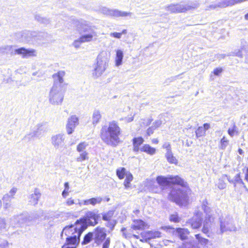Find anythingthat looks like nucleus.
<instances>
[{
    "label": "nucleus",
    "instance_id": "nucleus-12",
    "mask_svg": "<svg viewBox=\"0 0 248 248\" xmlns=\"http://www.w3.org/2000/svg\"><path fill=\"white\" fill-rule=\"evenodd\" d=\"M210 127L209 123H204L202 126H199L195 130V133L197 139L202 138L206 135V131Z\"/></svg>",
    "mask_w": 248,
    "mask_h": 248
},
{
    "label": "nucleus",
    "instance_id": "nucleus-8",
    "mask_svg": "<svg viewBox=\"0 0 248 248\" xmlns=\"http://www.w3.org/2000/svg\"><path fill=\"white\" fill-rule=\"evenodd\" d=\"M150 225L146 221L141 219H135L133 220V223L131 229L134 231H143L149 229Z\"/></svg>",
    "mask_w": 248,
    "mask_h": 248
},
{
    "label": "nucleus",
    "instance_id": "nucleus-43",
    "mask_svg": "<svg viewBox=\"0 0 248 248\" xmlns=\"http://www.w3.org/2000/svg\"><path fill=\"white\" fill-rule=\"evenodd\" d=\"M162 147L167 150V153L171 152V146L169 143H165Z\"/></svg>",
    "mask_w": 248,
    "mask_h": 248
},
{
    "label": "nucleus",
    "instance_id": "nucleus-47",
    "mask_svg": "<svg viewBox=\"0 0 248 248\" xmlns=\"http://www.w3.org/2000/svg\"><path fill=\"white\" fill-rule=\"evenodd\" d=\"M222 72V69L218 67L214 69L213 73L216 76H218Z\"/></svg>",
    "mask_w": 248,
    "mask_h": 248
},
{
    "label": "nucleus",
    "instance_id": "nucleus-20",
    "mask_svg": "<svg viewBox=\"0 0 248 248\" xmlns=\"http://www.w3.org/2000/svg\"><path fill=\"white\" fill-rule=\"evenodd\" d=\"M190 225L193 229L200 228L202 224V219L201 218H192L190 219Z\"/></svg>",
    "mask_w": 248,
    "mask_h": 248
},
{
    "label": "nucleus",
    "instance_id": "nucleus-38",
    "mask_svg": "<svg viewBox=\"0 0 248 248\" xmlns=\"http://www.w3.org/2000/svg\"><path fill=\"white\" fill-rule=\"evenodd\" d=\"M170 222L178 223L180 221L181 218L177 213L173 214L170 215L169 217Z\"/></svg>",
    "mask_w": 248,
    "mask_h": 248
},
{
    "label": "nucleus",
    "instance_id": "nucleus-53",
    "mask_svg": "<svg viewBox=\"0 0 248 248\" xmlns=\"http://www.w3.org/2000/svg\"><path fill=\"white\" fill-rule=\"evenodd\" d=\"M68 190H67L66 189H64L63 191H62V195L63 196V197H66L67 196V195H68Z\"/></svg>",
    "mask_w": 248,
    "mask_h": 248
},
{
    "label": "nucleus",
    "instance_id": "nucleus-14",
    "mask_svg": "<svg viewBox=\"0 0 248 248\" xmlns=\"http://www.w3.org/2000/svg\"><path fill=\"white\" fill-rule=\"evenodd\" d=\"M133 150L135 152H139L141 150L140 146L144 142V139L141 137H134L132 139Z\"/></svg>",
    "mask_w": 248,
    "mask_h": 248
},
{
    "label": "nucleus",
    "instance_id": "nucleus-7",
    "mask_svg": "<svg viewBox=\"0 0 248 248\" xmlns=\"http://www.w3.org/2000/svg\"><path fill=\"white\" fill-rule=\"evenodd\" d=\"M140 235L141 237L140 241L147 242L152 239L160 238L162 233L158 231H147L142 232Z\"/></svg>",
    "mask_w": 248,
    "mask_h": 248
},
{
    "label": "nucleus",
    "instance_id": "nucleus-19",
    "mask_svg": "<svg viewBox=\"0 0 248 248\" xmlns=\"http://www.w3.org/2000/svg\"><path fill=\"white\" fill-rule=\"evenodd\" d=\"M140 151L145 152L150 155H153L156 153V149L148 144H145L142 146Z\"/></svg>",
    "mask_w": 248,
    "mask_h": 248
},
{
    "label": "nucleus",
    "instance_id": "nucleus-2",
    "mask_svg": "<svg viewBox=\"0 0 248 248\" xmlns=\"http://www.w3.org/2000/svg\"><path fill=\"white\" fill-rule=\"evenodd\" d=\"M122 130L118 123L112 121L108 125H103L100 130V137L102 141L108 145L115 147L121 142Z\"/></svg>",
    "mask_w": 248,
    "mask_h": 248
},
{
    "label": "nucleus",
    "instance_id": "nucleus-26",
    "mask_svg": "<svg viewBox=\"0 0 248 248\" xmlns=\"http://www.w3.org/2000/svg\"><path fill=\"white\" fill-rule=\"evenodd\" d=\"M121 231L123 233V236L125 238H130L132 236H133L134 238L138 239L140 238V236L139 235H136V234L132 235V233L130 232V230H128L125 228L122 229Z\"/></svg>",
    "mask_w": 248,
    "mask_h": 248
},
{
    "label": "nucleus",
    "instance_id": "nucleus-59",
    "mask_svg": "<svg viewBox=\"0 0 248 248\" xmlns=\"http://www.w3.org/2000/svg\"><path fill=\"white\" fill-rule=\"evenodd\" d=\"M134 117L132 116L129 120L128 122H131L133 120Z\"/></svg>",
    "mask_w": 248,
    "mask_h": 248
},
{
    "label": "nucleus",
    "instance_id": "nucleus-44",
    "mask_svg": "<svg viewBox=\"0 0 248 248\" xmlns=\"http://www.w3.org/2000/svg\"><path fill=\"white\" fill-rule=\"evenodd\" d=\"M110 35L111 37H113L114 38H117V39H120L122 37V35L120 32H112L110 34Z\"/></svg>",
    "mask_w": 248,
    "mask_h": 248
},
{
    "label": "nucleus",
    "instance_id": "nucleus-48",
    "mask_svg": "<svg viewBox=\"0 0 248 248\" xmlns=\"http://www.w3.org/2000/svg\"><path fill=\"white\" fill-rule=\"evenodd\" d=\"M153 119L152 118H148L146 120V121L143 123V124L145 126H147L150 125L152 122H153Z\"/></svg>",
    "mask_w": 248,
    "mask_h": 248
},
{
    "label": "nucleus",
    "instance_id": "nucleus-60",
    "mask_svg": "<svg viewBox=\"0 0 248 248\" xmlns=\"http://www.w3.org/2000/svg\"><path fill=\"white\" fill-rule=\"evenodd\" d=\"M140 211L139 210H136L134 211V213H139Z\"/></svg>",
    "mask_w": 248,
    "mask_h": 248
},
{
    "label": "nucleus",
    "instance_id": "nucleus-35",
    "mask_svg": "<svg viewBox=\"0 0 248 248\" xmlns=\"http://www.w3.org/2000/svg\"><path fill=\"white\" fill-rule=\"evenodd\" d=\"M229 143V140L225 136H223L220 141V148L224 149Z\"/></svg>",
    "mask_w": 248,
    "mask_h": 248
},
{
    "label": "nucleus",
    "instance_id": "nucleus-52",
    "mask_svg": "<svg viewBox=\"0 0 248 248\" xmlns=\"http://www.w3.org/2000/svg\"><path fill=\"white\" fill-rule=\"evenodd\" d=\"M71 244H66V241H65V244L62 247V248H76V247H67L68 245H70ZM73 245V244H72Z\"/></svg>",
    "mask_w": 248,
    "mask_h": 248
},
{
    "label": "nucleus",
    "instance_id": "nucleus-3",
    "mask_svg": "<svg viewBox=\"0 0 248 248\" xmlns=\"http://www.w3.org/2000/svg\"><path fill=\"white\" fill-rule=\"evenodd\" d=\"M78 224L71 225L66 226L63 230V233L67 236L65 241L66 244L78 245L80 241V237L83 232L87 228V225Z\"/></svg>",
    "mask_w": 248,
    "mask_h": 248
},
{
    "label": "nucleus",
    "instance_id": "nucleus-24",
    "mask_svg": "<svg viewBox=\"0 0 248 248\" xmlns=\"http://www.w3.org/2000/svg\"><path fill=\"white\" fill-rule=\"evenodd\" d=\"M65 72L64 71H59L57 73L54 74L52 75V78H56V81L59 82L60 83L63 82V77L65 75Z\"/></svg>",
    "mask_w": 248,
    "mask_h": 248
},
{
    "label": "nucleus",
    "instance_id": "nucleus-27",
    "mask_svg": "<svg viewBox=\"0 0 248 248\" xmlns=\"http://www.w3.org/2000/svg\"><path fill=\"white\" fill-rule=\"evenodd\" d=\"M123 58V52L121 50L116 51V55L115 58V64L117 66H119L122 64Z\"/></svg>",
    "mask_w": 248,
    "mask_h": 248
},
{
    "label": "nucleus",
    "instance_id": "nucleus-11",
    "mask_svg": "<svg viewBox=\"0 0 248 248\" xmlns=\"http://www.w3.org/2000/svg\"><path fill=\"white\" fill-rule=\"evenodd\" d=\"M230 182L233 184L235 190H238L241 188H247L245 183L241 178L240 173H237L235 176L234 180H232Z\"/></svg>",
    "mask_w": 248,
    "mask_h": 248
},
{
    "label": "nucleus",
    "instance_id": "nucleus-21",
    "mask_svg": "<svg viewBox=\"0 0 248 248\" xmlns=\"http://www.w3.org/2000/svg\"><path fill=\"white\" fill-rule=\"evenodd\" d=\"M133 179L134 177L132 174L130 172H128L123 183V185L125 188L128 189L131 187V183L133 180Z\"/></svg>",
    "mask_w": 248,
    "mask_h": 248
},
{
    "label": "nucleus",
    "instance_id": "nucleus-39",
    "mask_svg": "<svg viewBox=\"0 0 248 248\" xmlns=\"http://www.w3.org/2000/svg\"><path fill=\"white\" fill-rule=\"evenodd\" d=\"M130 13L125 12H121L119 11H114L113 16L115 17L126 16H129Z\"/></svg>",
    "mask_w": 248,
    "mask_h": 248
},
{
    "label": "nucleus",
    "instance_id": "nucleus-4",
    "mask_svg": "<svg viewBox=\"0 0 248 248\" xmlns=\"http://www.w3.org/2000/svg\"><path fill=\"white\" fill-rule=\"evenodd\" d=\"M93 233L94 242L97 245L102 243V248H109L111 239L109 237H107V234L104 228L98 226L94 229Z\"/></svg>",
    "mask_w": 248,
    "mask_h": 248
},
{
    "label": "nucleus",
    "instance_id": "nucleus-45",
    "mask_svg": "<svg viewBox=\"0 0 248 248\" xmlns=\"http://www.w3.org/2000/svg\"><path fill=\"white\" fill-rule=\"evenodd\" d=\"M226 183L222 180H219L218 184V187L220 189H223L226 187Z\"/></svg>",
    "mask_w": 248,
    "mask_h": 248
},
{
    "label": "nucleus",
    "instance_id": "nucleus-10",
    "mask_svg": "<svg viewBox=\"0 0 248 248\" xmlns=\"http://www.w3.org/2000/svg\"><path fill=\"white\" fill-rule=\"evenodd\" d=\"M114 212L112 211H109L103 215L102 219L103 220L108 222L107 226L113 229L116 224L115 220L112 219L113 217Z\"/></svg>",
    "mask_w": 248,
    "mask_h": 248
},
{
    "label": "nucleus",
    "instance_id": "nucleus-37",
    "mask_svg": "<svg viewBox=\"0 0 248 248\" xmlns=\"http://www.w3.org/2000/svg\"><path fill=\"white\" fill-rule=\"evenodd\" d=\"M87 145L88 144L85 141L80 142L77 146V151L79 153L84 152Z\"/></svg>",
    "mask_w": 248,
    "mask_h": 248
},
{
    "label": "nucleus",
    "instance_id": "nucleus-61",
    "mask_svg": "<svg viewBox=\"0 0 248 248\" xmlns=\"http://www.w3.org/2000/svg\"><path fill=\"white\" fill-rule=\"evenodd\" d=\"M132 248H138L137 247L135 246L132 245Z\"/></svg>",
    "mask_w": 248,
    "mask_h": 248
},
{
    "label": "nucleus",
    "instance_id": "nucleus-55",
    "mask_svg": "<svg viewBox=\"0 0 248 248\" xmlns=\"http://www.w3.org/2000/svg\"><path fill=\"white\" fill-rule=\"evenodd\" d=\"M64 187H65V189H66L67 190H68V189H69V184H68V182H65L64 183Z\"/></svg>",
    "mask_w": 248,
    "mask_h": 248
},
{
    "label": "nucleus",
    "instance_id": "nucleus-33",
    "mask_svg": "<svg viewBox=\"0 0 248 248\" xmlns=\"http://www.w3.org/2000/svg\"><path fill=\"white\" fill-rule=\"evenodd\" d=\"M82 43L90 42L93 40V35L91 34H84L79 37Z\"/></svg>",
    "mask_w": 248,
    "mask_h": 248
},
{
    "label": "nucleus",
    "instance_id": "nucleus-41",
    "mask_svg": "<svg viewBox=\"0 0 248 248\" xmlns=\"http://www.w3.org/2000/svg\"><path fill=\"white\" fill-rule=\"evenodd\" d=\"M243 173L244 174V179L248 183V166H245L242 169Z\"/></svg>",
    "mask_w": 248,
    "mask_h": 248
},
{
    "label": "nucleus",
    "instance_id": "nucleus-36",
    "mask_svg": "<svg viewBox=\"0 0 248 248\" xmlns=\"http://www.w3.org/2000/svg\"><path fill=\"white\" fill-rule=\"evenodd\" d=\"M63 140L62 136L60 135H56L52 138V141L54 145H58Z\"/></svg>",
    "mask_w": 248,
    "mask_h": 248
},
{
    "label": "nucleus",
    "instance_id": "nucleus-42",
    "mask_svg": "<svg viewBox=\"0 0 248 248\" xmlns=\"http://www.w3.org/2000/svg\"><path fill=\"white\" fill-rule=\"evenodd\" d=\"M104 70L102 68L101 66L97 64V66L94 69V71L95 72V74H97L98 73L99 74H101Z\"/></svg>",
    "mask_w": 248,
    "mask_h": 248
},
{
    "label": "nucleus",
    "instance_id": "nucleus-17",
    "mask_svg": "<svg viewBox=\"0 0 248 248\" xmlns=\"http://www.w3.org/2000/svg\"><path fill=\"white\" fill-rule=\"evenodd\" d=\"M103 201V198L101 197H93L89 199L84 200L83 203L85 205H92L94 206L100 204Z\"/></svg>",
    "mask_w": 248,
    "mask_h": 248
},
{
    "label": "nucleus",
    "instance_id": "nucleus-46",
    "mask_svg": "<svg viewBox=\"0 0 248 248\" xmlns=\"http://www.w3.org/2000/svg\"><path fill=\"white\" fill-rule=\"evenodd\" d=\"M82 43V42L81 41V40L80 39V38H79L77 40H76L74 43H73V45L74 46L76 47V48H78L79 47L80 44Z\"/></svg>",
    "mask_w": 248,
    "mask_h": 248
},
{
    "label": "nucleus",
    "instance_id": "nucleus-57",
    "mask_svg": "<svg viewBox=\"0 0 248 248\" xmlns=\"http://www.w3.org/2000/svg\"><path fill=\"white\" fill-rule=\"evenodd\" d=\"M121 33V35L122 34H125L127 33V30L124 29V30H123L122 32H120Z\"/></svg>",
    "mask_w": 248,
    "mask_h": 248
},
{
    "label": "nucleus",
    "instance_id": "nucleus-32",
    "mask_svg": "<svg viewBox=\"0 0 248 248\" xmlns=\"http://www.w3.org/2000/svg\"><path fill=\"white\" fill-rule=\"evenodd\" d=\"M93 238V232H89L87 233L83 238V240L81 242L82 245H86L90 243Z\"/></svg>",
    "mask_w": 248,
    "mask_h": 248
},
{
    "label": "nucleus",
    "instance_id": "nucleus-34",
    "mask_svg": "<svg viewBox=\"0 0 248 248\" xmlns=\"http://www.w3.org/2000/svg\"><path fill=\"white\" fill-rule=\"evenodd\" d=\"M238 133L237 127L235 124H233L232 128H229L228 130V133L231 137L238 134Z\"/></svg>",
    "mask_w": 248,
    "mask_h": 248
},
{
    "label": "nucleus",
    "instance_id": "nucleus-56",
    "mask_svg": "<svg viewBox=\"0 0 248 248\" xmlns=\"http://www.w3.org/2000/svg\"><path fill=\"white\" fill-rule=\"evenodd\" d=\"M238 152L240 155H243L244 154L243 150L241 148L238 149Z\"/></svg>",
    "mask_w": 248,
    "mask_h": 248
},
{
    "label": "nucleus",
    "instance_id": "nucleus-40",
    "mask_svg": "<svg viewBox=\"0 0 248 248\" xmlns=\"http://www.w3.org/2000/svg\"><path fill=\"white\" fill-rule=\"evenodd\" d=\"M228 225V222H226L225 221H220V231L222 233L227 230L226 228V225Z\"/></svg>",
    "mask_w": 248,
    "mask_h": 248
},
{
    "label": "nucleus",
    "instance_id": "nucleus-6",
    "mask_svg": "<svg viewBox=\"0 0 248 248\" xmlns=\"http://www.w3.org/2000/svg\"><path fill=\"white\" fill-rule=\"evenodd\" d=\"M63 99L62 93L57 91L56 87L53 86L49 93V101L51 103L58 105L62 102Z\"/></svg>",
    "mask_w": 248,
    "mask_h": 248
},
{
    "label": "nucleus",
    "instance_id": "nucleus-1",
    "mask_svg": "<svg viewBox=\"0 0 248 248\" xmlns=\"http://www.w3.org/2000/svg\"><path fill=\"white\" fill-rule=\"evenodd\" d=\"M156 180L161 186H178L185 188V190L180 188L172 190L168 194V199L180 206L188 203V192H190L191 189L187 183L183 178L178 175H170L168 177L158 176Z\"/></svg>",
    "mask_w": 248,
    "mask_h": 248
},
{
    "label": "nucleus",
    "instance_id": "nucleus-28",
    "mask_svg": "<svg viewBox=\"0 0 248 248\" xmlns=\"http://www.w3.org/2000/svg\"><path fill=\"white\" fill-rule=\"evenodd\" d=\"M195 237L198 241L199 243L202 245L206 246L209 242L208 239L202 237L201 234L200 233L195 234Z\"/></svg>",
    "mask_w": 248,
    "mask_h": 248
},
{
    "label": "nucleus",
    "instance_id": "nucleus-30",
    "mask_svg": "<svg viewBox=\"0 0 248 248\" xmlns=\"http://www.w3.org/2000/svg\"><path fill=\"white\" fill-rule=\"evenodd\" d=\"M101 119V115L100 112L98 111H95L93 115V123L94 124H96L99 123Z\"/></svg>",
    "mask_w": 248,
    "mask_h": 248
},
{
    "label": "nucleus",
    "instance_id": "nucleus-31",
    "mask_svg": "<svg viewBox=\"0 0 248 248\" xmlns=\"http://www.w3.org/2000/svg\"><path fill=\"white\" fill-rule=\"evenodd\" d=\"M80 153L79 155L76 158L77 161L81 162L89 159L88 153L87 151Z\"/></svg>",
    "mask_w": 248,
    "mask_h": 248
},
{
    "label": "nucleus",
    "instance_id": "nucleus-49",
    "mask_svg": "<svg viewBox=\"0 0 248 248\" xmlns=\"http://www.w3.org/2000/svg\"><path fill=\"white\" fill-rule=\"evenodd\" d=\"M6 223L5 220L0 218V229L5 228Z\"/></svg>",
    "mask_w": 248,
    "mask_h": 248
},
{
    "label": "nucleus",
    "instance_id": "nucleus-18",
    "mask_svg": "<svg viewBox=\"0 0 248 248\" xmlns=\"http://www.w3.org/2000/svg\"><path fill=\"white\" fill-rule=\"evenodd\" d=\"M169 10L171 13H178L185 12L187 9L180 4H174L169 7Z\"/></svg>",
    "mask_w": 248,
    "mask_h": 248
},
{
    "label": "nucleus",
    "instance_id": "nucleus-51",
    "mask_svg": "<svg viewBox=\"0 0 248 248\" xmlns=\"http://www.w3.org/2000/svg\"><path fill=\"white\" fill-rule=\"evenodd\" d=\"M74 203V200L71 198L68 199L66 202V204L68 205H73Z\"/></svg>",
    "mask_w": 248,
    "mask_h": 248
},
{
    "label": "nucleus",
    "instance_id": "nucleus-25",
    "mask_svg": "<svg viewBox=\"0 0 248 248\" xmlns=\"http://www.w3.org/2000/svg\"><path fill=\"white\" fill-rule=\"evenodd\" d=\"M212 220H213V218L212 217L210 216L206 217L205 220V223L202 228V232L206 234L207 236H209V235L208 234L209 233V227L206 226V224L208 223V222H211Z\"/></svg>",
    "mask_w": 248,
    "mask_h": 248
},
{
    "label": "nucleus",
    "instance_id": "nucleus-29",
    "mask_svg": "<svg viewBox=\"0 0 248 248\" xmlns=\"http://www.w3.org/2000/svg\"><path fill=\"white\" fill-rule=\"evenodd\" d=\"M166 157L170 163L176 164L178 162L177 159L173 156L172 152L167 153Z\"/></svg>",
    "mask_w": 248,
    "mask_h": 248
},
{
    "label": "nucleus",
    "instance_id": "nucleus-16",
    "mask_svg": "<svg viewBox=\"0 0 248 248\" xmlns=\"http://www.w3.org/2000/svg\"><path fill=\"white\" fill-rule=\"evenodd\" d=\"M161 121L159 120L155 121L153 123V125L147 128L146 131V136L147 137L150 136L154 133V131L156 129L159 128L161 126Z\"/></svg>",
    "mask_w": 248,
    "mask_h": 248
},
{
    "label": "nucleus",
    "instance_id": "nucleus-23",
    "mask_svg": "<svg viewBox=\"0 0 248 248\" xmlns=\"http://www.w3.org/2000/svg\"><path fill=\"white\" fill-rule=\"evenodd\" d=\"M41 196V193L35 189L34 193L31 195L30 202L32 203L33 204H36L38 202V200Z\"/></svg>",
    "mask_w": 248,
    "mask_h": 248
},
{
    "label": "nucleus",
    "instance_id": "nucleus-9",
    "mask_svg": "<svg viewBox=\"0 0 248 248\" xmlns=\"http://www.w3.org/2000/svg\"><path fill=\"white\" fill-rule=\"evenodd\" d=\"M78 118L76 115H72L68 119L66 128L68 134H71L76 126L78 124Z\"/></svg>",
    "mask_w": 248,
    "mask_h": 248
},
{
    "label": "nucleus",
    "instance_id": "nucleus-15",
    "mask_svg": "<svg viewBox=\"0 0 248 248\" xmlns=\"http://www.w3.org/2000/svg\"><path fill=\"white\" fill-rule=\"evenodd\" d=\"M173 232H176L180 239L183 241L187 240L188 236L190 234L189 231L186 228H177Z\"/></svg>",
    "mask_w": 248,
    "mask_h": 248
},
{
    "label": "nucleus",
    "instance_id": "nucleus-50",
    "mask_svg": "<svg viewBox=\"0 0 248 248\" xmlns=\"http://www.w3.org/2000/svg\"><path fill=\"white\" fill-rule=\"evenodd\" d=\"M16 191H17V188L16 187L12 188L10 191V193L11 196H14L15 195Z\"/></svg>",
    "mask_w": 248,
    "mask_h": 248
},
{
    "label": "nucleus",
    "instance_id": "nucleus-58",
    "mask_svg": "<svg viewBox=\"0 0 248 248\" xmlns=\"http://www.w3.org/2000/svg\"><path fill=\"white\" fill-rule=\"evenodd\" d=\"M244 17L246 20H248V13L245 15Z\"/></svg>",
    "mask_w": 248,
    "mask_h": 248
},
{
    "label": "nucleus",
    "instance_id": "nucleus-13",
    "mask_svg": "<svg viewBox=\"0 0 248 248\" xmlns=\"http://www.w3.org/2000/svg\"><path fill=\"white\" fill-rule=\"evenodd\" d=\"M15 52L22 55L24 58L35 56V51L34 49H27L24 47H21L15 50Z\"/></svg>",
    "mask_w": 248,
    "mask_h": 248
},
{
    "label": "nucleus",
    "instance_id": "nucleus-5",
    "mask_svg": "<svg viewBox=\"0 0 248 248\" xmlns=\"http://www.w3.org/2000/svg\"><path fill=\"white\" fill-rule=\"evenodd\" d=\"M99 218V215L93 211H88L86 213L83 217L78 219L75 222V224L87 225L88 222L90 225L95 226L98 223V220Z\"/></svg>",
    "mask_w": 248,
    "mask_h": 248
},
{
    "label": "nucleus",
    "instance_id": "nucleus-22",
    "mask_svg": "<svg viewBox=\"0 0 248 248\" xmlns=\"http://www.w3.org/2000/svg\"><path fill=\"white\" fill-rule=\"evenodd\" d=\"M128 172L129 171H127L124 167L119 168L116 170V175L120 180L124 179V176H126Z\"/></svg>",
    "mask_w": 248,
    "mask_h": 248
},
{
    "label": "nucleus",
    "instance_id": "nucleus-54",
    "mask_svg": "<svg viewBox=\"0 0 248 248\" xmlns=\"http://www.w3.org/2000/svg\"><path fill=\"white\" fill-rule=\"evenodd\" d=\"M159 141L157 139H153L152 140V142L154 144H157L158 143Z\"/></svg>",
    "mask_w": 248,
    "mask_h": 248
}]
</instances>
